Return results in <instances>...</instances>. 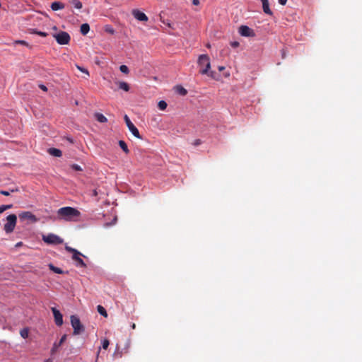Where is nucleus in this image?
Returning a JSON list of instances; mask_svg holds the SVG:
<instances>
[{"label":"nucleus","instance_id":"f257e3e1","mask_svg":"<svg viewBox=\"0 0 362 362\" xmlns=\"http://www.w3.org/2000/svg\"><path fill=\"white\" fill-rule=\"evenodd\" d=\"M58 218L66 221H76L81 215L78 210L71 206L62 207L57 211Z\"/></svg>","mask_w":362,"mask_h":362},{"label":"nucleus","instance_id":"f03ea898","mask_svg":"<svg viewBox=\"0 0 362 362\" xmlns=\"http://www.w3.org/2000/svg\"><path fill=\"white\" fill-rule=\"evenodd\" d=\"M198 65L200 67L199 73L202 74H207L209 76L214 78V71H209L211 68L210 59L207 54H201L198 59Z\"/></svg>","mask_w":362,"mask_h":362},{"label":"nucleus","instance_id":"7ed1b4c3","mask_svg":"<svg viewBox=\"0 0 362 362\" xmlns=\"http://www.w3.org/2000/svg\"><path fill=\"white\" fill-rule=\"evenodd\" d=\"M65 250L73 254L72 259L76 262V267H86V263L83 262V260L81 258V256L83 255L78 252L77 250L72 248L70 246L66 245Z\"/></svg>","mask_w":362,"mask_h":362},{"label":"nucleus","instance_id":"20e7f679","mask_svg":"<svg viewBox=\"0 0 362 362\" xmlns=\"http://www.w3.org/2000/svg\"><path fill=\"white\" fill-rule=\"evenodd\" d=\"M71 324L74 329L73 334L74 335L80 334L84 332V326L81 323L80 319L76 315L71 316Z\"/></svg>","mask_w":362,"mask_h":362},{"label":"nucleus","instance_id":"39448f33","mask_svg":"<svg viewBox=\"0 0 362 362\" xmlns=\"http://www.w3.org/2000/svg\"><path fill=\"white\" fill-rule=\"evenodd\" d=\"M42 239L48 245H59L63 243V239L54 233L42 235Z\"/></svg>","mask_w":362,"mask_h":362},{"label":"nucleus","instance_id":"423d86ee","mask_svg":"<svg viewBox=\"0 0 362 362\" xmlns=\"http://www.w3.org/2000/svg\"><path fill=\"white\" fill-rule=\"evenodd\" d=\"M7 223L4 225V229L6 233L13 231L16 225L17 217L15 214H10L6 218Z\"/></svg>","mask_w":362,"mask_h":362},{"label":"nucleus","instance_id":"0eeeda50","mask_svg":"<svg viewBox=\"0 0 362 362\" xmlns=\"http://www.w3.org/2000/svg\"><path fill=\"white\" fill-rule=\"evenodd\" d=\"M53 36L59 45H68L71 40L69 34L64 31H61Z\"/></svg>","mask_w":362,"mask_h":362},{"label":"nucleus","instance_id":"6e6552de","mask_svg":"<svg viewBox=\"0 0 362 362\" xmlns=\"http://www.w3.org/2000/svg\"><path fill=\"white\" fill-rule=\"evenodd\" d=\"M125 123L129 129V130L132 132V134L138 139H141V135L138 129L134 126V124L131 122L129 117L125 115L124 117Z\"/></svg>","mask_w":362,"mask_h":362},{"label":"nucleus","instance_id":"1a4fd4ad","mask_svg":"<svg viewBox=\"0 0 362 362\" xmlns=\"http://www.w3.org/2000/svg\"><path fill=\"white\" fill-rule=\"evenodd\" d=\"M18 216L21 221L28 220L32 223H36L38 221L37 218L30 211L22 212Z\"/></svg>","mask_w":362,"mask_h":362},{"label":"nucleus","instance_id":"9d476101","mask_svg":"<svg viewBox=\"0 0 362 362\" xmlns=\"http://www.w3.org/2000/svg\"><path fill=\"white\" fill-rule=\"evenodd\" d=\"M133 16L139 21L146 22L148 20V16L139 9H134L132 11Z\"/></svg>","mask_w":362,"mask_h":362},{"label":"nucleus","instance_id":"9b49d317","mask_svg":"<svg viewBox=\"0 0 362 362\" xmlns=\"http://www.w3.org/2000/svg\"><path fill=\"white\" fill-rule=\"evenodd\" d=\"M239 33L242 36H245V37H252L255 35V33H254L253 30L247 25H241L239 28Z\"/></svg>","mask_w":362,"mask_h":362},{"label":"nucleus","instance_id":"f8f14e48","mask_svg":"<svg viewBox=\"0 0 362 362\" xmlns=\"http://www.w3.org/2000/svg\"><path fill=\"white\" fill-rule=\"evenodd\" d=\"M52 311L54 317V322L57 326L63 324V316L62 313L56 308H52Z\"/></svg>","mask_w":362,"mask_h":362},{"label":"nucleus","instance_id":"ddd939ff","mask_svg":"<svg viewBox=\"0 0 362 362\" xmlns=\"http://www.w3.org/2000/svg\"><path fill=\"white\" fill-rule=\"evenodd\" d=\"M262 3V8L264 12L266 14L272 16L273 14L272 11L269 8V4L268 0H261Z\"/></svg>","mask_w":362,"mask_h":362},{"label":"nucleus","instance_id":"4468645a","mask_svg":"<svg viewBox=\"0 0 362 362\" xmlns=\"http://www.w3.org/2000/svg\"><path fill=\"white\" fill-rule=\"evenodd\" d=\"M66 339V335L64 334L62 337L59 343H54L53 345V347L52 348V350H51L52 354H54L55 351H57L58 347L60 346L65 341Z\"/></svg>","mask_w":362,"mask_h":362},{"label":"nucleus","instance_id":"2eb2a0df","mask_svg":"<svg viewBox=\"0 0 362 362\" xmlns=\"http://www.w3.org/2000/svg\"><path fill=\"white\" fill-rule=\"evenodd\" d=\"M48 153L55 157H61L62 155V151L55 148H49Z\"/></svg>","mask_w":362,"mask_h":362},{"label":"nucleus","instance_id":"dca6fc26","mask_svg":"<svg viewBox=\"0 0 362 362\" xmlns=\"http://www.w3.org/2000/svg\"><path fill=\"white\" fill-rule=\"evenodd\" d=\"M64 8V4L59 1H54L51 4V8L53 11H58L60 9H63Z\"/></svg>","mask_w":362,"mask_h":362},{"label":"nucleus","instance_id":"f3484780","mask_svg":"<svg viewBox=\"0 0 362 362\" xmlns=\"http://www.w3.org/2000/svg\"><path fill=\"white\" fill-rule=\"evenodd\" d=\"M95 119L100 123H105L107 122V119L101 113L96 112L94 115Z\"/></svg>","mask_w":362,"mask_h":362},{"label":"nucleus","instance_id":"a211bd4d","mask_svg":"<svg viewBox=\"0 0 362 362\" xmlns=\"http://www.w3.org/2000/svg\"><path fill=\"white\" fill-rule=\"evenodd\" d=\"M90 30V26L88 23H83L81 25L80 32L82 35H86Z\"/></svg>","mask_w":362,"mask_h":362},{"label":"nucleus","instance_id":"6ab92c4d","mask_svg":"<svg viewBox=\"0 0 362 362\" xmlns=\"http://www.w3.org/2000/svg\"><path fill=\"white\" fill-rule=\"evenodd\" d=\"M117 83L120 89H122L126 92L129 90V86L127 83L124 81H119Z\"/></svg>","mask_w":362,"mask_h":362},{"label":"nucleus","instance_id":"aec40b11","mask_svg":"<svg viewBox=\"0 0 362 362\" xmlns=\"http://www.w3.org/2000/svg\"><path fill=\"white\" fill-rule=\"evenodd\" d=\"M49 268L51 271L54 272L56 274H63L64 273V271L62 269L54 266L52 264H49Z\"/></svg>","mask_w":362,"mask_h":362},{"label":"nucleus","instance_id":"412c9836","mask_svg":"<svg viewBox=\"0 0 362 362\" xmlns=\"http://www.w3.org/2000/svg\"><path fill=\"white\" fill-rule=\"evenodd\" d=\"M119 146L124 151V152L125 153H129V148L127 147V144L124 141H122V140L119 141Z\"/></svg>","mask_w":362,"mask_h":362},{"label":"nucleus","instance_id":"4be33fe9","mask_svg":"<svg viewBox=\"0 0 362 362\" xmlns=\"http://www.w3.org/2000/svg\"><path fill=\"white\" fill-rule=\"evenodd\" d=\"M69 2L77 9L82 8V3L79 0H70Z\"/></svg>","mask_w":362,"mask_h":362},{"label":"nucleus","instance_id":"5701e85b","mask_svg":"<svg viewBox=\"0 0 362 362\" xmlns=\"http://www.w3.org/2000/svg\"><path fill=\"white\" fill-rule=\"evenodd\" d=\"M97 310L98 312L103 316L104 317H107V311L105 309L104 307H103L102 305H99L97 306Z\"/></svg>","mask_w":362,"mask_h":362},{"label":"nucleus","instance_id":"b1692460","mask_svg":"<svg viewBox=\"0 0 362 362\" xmlns=\"http://www.w3.org/2000/svg\"><path fill=\"white\" fill-rule=\"evenodd\" d=\"M158 107L160 110H164L166 109L167 107V103L164 100H160L159 101L158 104Z\"/></svg>","mask_w":362,"mask_h":362},{"label":"nucleus","instance_id":"393cba45","mask_svg":"<svg viewBox=\"0 0 362 362\" xmlns=\"http://www.w3.org/2000/svg\"><path fill=\"white\" fill-rule=\"evenodd\" d=\"M20 334L23 339H26L28 337V329H23L21 330Z\"/></svg>","mask_w":362,"mask_h":362},{"label":"nucleus","instance_id":"a878e982","mask_svg":"<svg viewBox=\"0 0 362 362\" xmlns=\"http://www.w3.org/2000/svg\"><path fill=\"white\" fill-rule=\"evenodd\" d=\"M32 33H35V34H37L41 37H47L48 35V34L45 32H42V31H37L36 30H33Z\"/></svg>","mask_w":362,"mask_h":362},{"label":"nucleus","instance_id":"bb28decb","mask_svg":"<svg viewBox=\"0 0 362 362\" xmlns=\"http://www.w3.org/2000/svg\"><path fill=\"white\" fill-rule=\"evenodd\" d=\"M119 70L121 72L124 74H128L129 73V68L126 65H121L119 66Z\"/></svg>","mask_w":362,"mask_h":362},{"label":"nucleus","instance_id":"cd10ccee","mask_svg":"<svg viewBox=\"0 0 362 362\" xmlns=\"http://www.w3.org/2000/svg\"><path fill=\"white\" fill-rule=\"evenodd\" d=\"M76 67L79 71H81V72L86 74L88 76H89V72L86 69L81 67L78 65H76Z\"/></svg>","mask_w":362,"mask_h":362},{"label":"nucleus","instance_id":"c85d7f7f","mask_svg":"<svg viewBox=\"0 0 362 362\" xmlns=\"http://www.w3.org/2000/svg\"><path fill=\"white\" fill-rule=\"evenodd\" d=\"M71 168L76 171H82L81 167L77 164H72Z\"/></svg>","mask_w":362,"mask_h":362},{"label":"nucleus","instance_id":"c756f323","mask_svg":"<svg viewBox=\"0 0 362 362\" xmlns=\"http://www.w3.org/2000/svg\"><path fill=\"white\" fill-rule=\"evenodd\" d=\"M109 344H110L109 340L104 339L102 343V346L104 349H107L108 348Z\"/></svg>","mask_w":362,"mask_h":362},{"label":"nucleus","instance_id":"7c9ffc66","mask_svg":"<svg viewBox=\"0 0 362 362\" xmlns=\"http://www.w3.org/2000/svg\"><path fill=\"white\" fill-rule=\"evenodd\" d=\"M14 44H19V45H22L28 46V43L25 40H16L14 42Z\"/></svg>","mask_w":362,"mask_h":362},{"label":"nucleus","instance_id":"2f4dec72","mask_svg":"<svg viewBox=\"0 0 362 362\" xmlns=\"http://www.w3.org/2000/svg\"><path fill=\"white\" fill-rule=\"evenodd\" d=\"M230 45L233 47H238L239 45H240V43L237 41H234V42H230Z\"/></svg>","mask_w":362,"mask_h":362},{"label":"nucleus","instance_id":"473e14b6","mask_svg":"<svg viewBox=\"0 0 362 362\" xmlns=\"http://www.w3.org/2000/svg\"><path fill=\"white\" fill-rule=\"evenodd\" d=\"M0 194L2 195H4V196L10 195V192L8 191H6V190H1Z\"/></svg>","mask_w":362,"mask_h":362},{"label":"nucleus","instance_id":"72a5a7b5","mask_svg":"<svg viewBox=\"0 0 362 362\" xmlns=\"http://www.w3.org/2000/svg\"><path fill=\"white\" fill-rule=\"evenodd\" d=\"M180 94H182V95H185L187 94V90H186L184 88L181 87V88H180Z\"/></svg>","mask_w":362,"mask_h":362},{"label":"nucleus","instance_id":"f704fd0d","mask_svg":"<svg viewBox=\"0 0 362 362\" xmlns=\"http://www.w3.org/2000/svg\"><path fill=\"white\" fill-rule=\"evenodd\" d=\"M202 144V141L200 139H196L194 143H193V145L194 146H199Z\"/></svg>","mask_w":362,"mask_h":362},{"label":"nucleus","instance_id":"c9c22d12","mask_svg":"<svg viewBox=\"0 0 362 362\" xmlns=\"http://www.w3.org/2000/svg\"><path fill=\"white\" fill-rule=\"evenodd\" d=\"M39 88L42 90L43 91H47V88L43 85V84H40L39 85Z\"/></svg>","mask_w":362,"mask_h":362},{"label":"nucleus","instance_id":"e433bc0d","mask_svg":"<svg viewBox=\"0 0 362 362\" xmlns=\"http://www.w3.org/2000/svg\"><path fill=\"white\" fill-rule=\"evenodd\" d=\"M4 211H6L4 205L0 206V214L3 213Z\"/></svg>","mask_w":362,"mask_h":362},{"label":"nucleus","instance_id":"4c0bfd02","mask_svg":"<svg viewBox=\"0 0 362 362\" xmlns=\"http://www.w3.org/2000/svg\"><path fill=\"white\" fill-rule=\"evenodd\" d=\"M279 2L281 5H285L287 2V0H279Z\"/></svg>","mask_w":362,"mask_h":362},{"label":"nucleus","instance_id":"58836bf2","mask_svg":"<svg viewBox=\"0 0 362 362\" xmlns=\"http://www.w3.org/2000/svg\"><path fill=\"white\" fill-rule=\"evenodd\" d=\"M192 4L194 5H199V0H192Z\"/></svg>","mask_w":362,"mask_h":362},{"label":"nucleus","instance_id":"ea45409f","mask_svg":"<svg viewBox=\"0 0 362 362\" xmlns=\"http://www.w3.org/2000/svg\"><path fill=\"white\" fill-rule=\"evenodd\" d=\"M12 204H8V205H4V207H5V209L7 210V209H9L11 208H12Z\"/></svg>","mask_w":362,"mask_h":362},{"label":"nucleus","instance_id":"a19ab883","mask_svg":"<svg viewBox=\"0 0 362 362\" xmlns=\"http://www.w3.org/2000/svg\"><path fill=\"white\" fill-rule=\"evenodd\" d=\"M22 245H23L22 242H18V243H16V247H19L22 246Z\"/></svg>","mask_w":362,"mask_h":362},{"label":"nucleus","instance_id":"79ce46f5","mask_svg":"<svg viewBox=\"0 0 362 362\" xmlns=\"http://www.w3.org/2000/svg\"><path fill=\"white\" fill-rule=\"evenodd\" d=\"M44 362H52V360L51 358H47Z\"/></svg>","mask_w":362,"mask_h":362},{"label":"nucleus","instance_id":"37998d69","mask_svg":"<svg viewBox=\"0 0 362 362\" xmlns=\"http://www.w3.org/2000/svg\"><path fill=\"white\" fill-rule=\"evenodd\" d=\"M106 30L110 32V33H114V30L113 29H109V30Z\"/></svg>","mask_w":362,"mask_h":362},{"label":"nucleus","instance_id":"c03bdc74","mask_svg":"<svg viewBox=\"0 0 362 362\" xmlns=\"http://www.w3.org/2000/svg\"><path fill=\"white\" fill-rule=\"evenodd\" d=\"M224 69H225L224 66H219L218 67V70L219 71H223Z\"/></svg>","mask_w":362,"mask_h":362},{"label":"nucleus","instance_id":"a18cd8bd","mask_svg":"<svg viewBox=\"0 0 362 362\" xmlns=\"http://www.w3.org/2000/svg\"><path fill=\"white\" fill-rule=\"evenodd\" d=\"M132 327L133 329H135L136 325H135V324H134V323H133V324H132Z\"/></svg>","mask_w":362,"mask_h":362}]
</instances>
